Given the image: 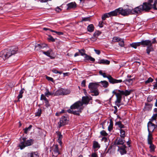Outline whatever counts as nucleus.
<instances>
[{
  "mask_svg": "<svg viewBox=\"0 0 157 157\" xmlns=\"http://www.w3.org/2000/svg\"><path fill=\"white\" fill-rule=\"evenodd\" d=\"M40 99L41 100H44V101L48 100V99L45 97V96L43 94H42L41 95Z\"/></svg>",
  "mask_w": 157,
  "mask_h": 157,
  "instance_id": "53",
  "label": "nucleus"
},
{
  "mask_svg": "<svg viewBox=\"0 0 157 157\" xmlns=\"http://www.w3.org/2000/svg\"><path fill=\"white\" fill-rule=\"evenodd\" d=\"M153 51V49L152 47V46L150 45L147 46V48L146 49V52L149 55L150 54V52L151 51Z\"/></svg>",
  "mask_w": 157,
  "mask_h": 157,
  "instance_id": "35",
  "label": "nucleus"
},
{
  "mask_svg": "<svg viewBox=\"0 0 157 157\" xmlns=\"http://www.w3.org/2000/svg\"><path fill=\"white\" fill-rule=\"evenodd\" d=\"M157 117V114L155 113L151 117V120L150 121L152 122L154 120H156V118Z\"/></svg>",
  "mask_w": 157,
  "mask_h": 157,
  "instance_id": "51",
  "label": "nucleus"
},
{
  "mask_svg": "<svg viewBox=\"0 0 157 157\" xmlns=\"http://www.w3.org/2000/svg\"><path fill=\"white\" fill-rule=\"evenodd\" d=\"M115 124L118 125V127L120 128V129H122V128H124L125 127L124 125L122 124L121 122V121L116 122Z\"/></svg>",
  "mask_w": 157,
  "mask_h": 157,
  "instance_id": "33",
  "label": "nucleus"
},
{
  "mask_svg": "<svg viewBox=\"0 0 157 157\" xmlns=\"http://www.w3.org/2000/svg\"><path fill=\"white\" fill-rule=\"evenodd\" d=\"M52 157H56L59 154H60L59 151L58 146L57 144L54 145L52 148Z\"/></svg>",
  "mask_w": 157,
  "mask_h": 157,
  "instance_id": "6",
  "label": "nucleus"
},
{
  "mask_svg": "<svg viewBox=\"0 0 157 157\" xmlns=\"http://www.w3.org/2000/svg\"><path fill=\"white\" fill-rule=\"evenodd\" d=\"M46 78L48 80L51 81L52 82H54V81L53 79L52 78L46 76Z\"/></svg>",
  "mask_w": 157,
  "mask_h": 157,
  "instance_id": "56",
  "label": "nucleus"
},
{
  "mask_svg": "<svg viewBox=\"0 0 157 157\" xmlns=\"http://www.w3.org/2000/svg\"><path fill=\"white\" fill-rule=\"evenodd\" d=\"M63 95L68 94L70 93V91L69 90H66L63 89Z\"/></svg>",
  "mask_w": 157,
  "mask_h": 157,
  "instance_id": "37",
  "label": "nucleus"
},
{
  "mask_svg": "<svg viewBox=\"0 0 157 157\" xmlns=\"http://www.w3.org/2000/svg\"><path fill=\"white\" fill-rule=\"evenodd\" d=\"M101 140L102 141H104L105 142H106L108 141V139L106 137H104L103 138H102Z\"/></svg>",
  "mask_w": 157,
  "mask_h": 157,
  "instance_id": "63",
  "label": "nucleus"
},
{
  "mask_svg": "<svg viewBox=\"0 0 157 157\" xmlns=\"http://www.w3.org/2000/svg\"><path fill=\"white\" fill-rule=\"evenodd\" d=\"M109 81L111 84H114L119 83L121 82L122 81L121 79L117 80L113 78L112 76L110 75H109L108 78Z\"/></svg>",
  "mask_w": 157,
  "mask_h": 157,
  "instance_id": "14",
  "label": "nucleus"
},
{
  "mask_svg": "<svg viewBox=\"0 0 157 157\" xmlns=\"http://www.w3.org/2000/svg\"><path fill=\"white\" fill-rule=\"evenodd\" d=\"M42 52L43 53V54H44L45 55H46L50 57V55L51 51L48 50L46 52L42 51Z\"/></svg>",
  "mask_w": 157,
  "mask_h": 157,
  "instance_id": "47",
  "label": "nucleus"
},
{
  "mask_svg": "<svg viewBox=\"0 0 157 157\" xmlns=\"http://www.w3.org/2000/svg\"><path fill=\"white\" fill-rule=\"evenodd\" d=\"M110 17L109 13H106L103 15L101 17V18L102 20H105L106 18Z\"/></svg>",
  "mask_w": 157,
  "mask_h": 157,
  "instance_id": "38",
  "label": "nucleus"
},
{
  "mask_svg": "<svg viewBox=\"0 0 157 157\" xmlns=\"http://www.w3.org/2000/svg\"><path fill=\"white\" fill-rule=\"evenodd\" d=\"M109 125L108 126V129L109 131H111L113 129V122L112 119H110L109 120Z\"/></svg>",
  "mask_w": 157,
  "mask_h": 157,
  "instance_id": "32",
  "label": "nucleus"
},
{
  "mask_svg": "<svg viewBox=\"0 0 157 157\" xmlns=\"http://www.w3.org/2000/svg\"><path fill=\"white\" fill-rule=\"evenodd\" d=\"M140 42L132 43L130 44V46L135 48H136L137 46H140Z\"/></svg>",
  "mask_w": 157,
  "mask_h": 157,
  "instance_id": "34",
  "label": "nucleus"
},
{
  "mask_svg": "<svg viewBox=\"0 0 157 157\" xmlns=\"http://www.w3.org/2000/svg\"><path fill=\"white\" fill-rule=\"evenodd\" d=\"M140 45H142L143 46H149L151 44V41L149 40H142L140 42Z\"/></svg>",
  "mask_w": 157,
  "mask_h": 157,
  "instance_id": "16",
  "label": "nucleus"
},
{
  "mask_svg": "<svg viewBox=\"0 0 157 157\" xmlns=\"http://www.w3.org/2000/svg\"><path fill=\"white\" fill-rule=\"evenodd\" d=\"M120 42L119 43V45L122 47H124V42L123 40H122L121 41H120Z\"/></svg>",
  "mask_w": 157,
  "mask_h": 157,
  "instance_id": "57",
  "label": "nucleus"
},
{
  "mask_svg": "<svg viewBox=\"0 0 157 157\" xmlns=\"http://www.w3.org/2000/svg\"><path fill=\"white\" fill-rule=\"evenodd\" d=\"M26 137H21L19 139L20 143L19 145V146L21 149L24 148L26 146Z\"/></svg>",
  "mask_w": 157,
  "mask_h": 157,
  "instance_id": "11",
  "label": "nucleus"
},
{
  "mask_svg": "<svg viewBox=\"0 0 157 157\" xmlns=\"http://www.w3.org/2000/svg\"><path fill=\"white\" fill-rule=\"evenodd\" d=\"M54 93L50 92L48 89H47L46 92L45 93V95L47 97H48L49 95H52Z\"/></svg>",
  "mask_w": 157,
  "mask_h": 157,
  "instance_id": "42",
  "label": "nucleus"
},
{
  "mask_svg": "<svg viewBox=\"0 0 157 157\" xmlns=\"http://www.w3.org/2000/svg\"><path fill=\"white\" fill-rule=\"evenodd\" d=\"M78 51L81 55L82 56H85L84 57H86V56L87 55L85 53L86 51L84 49H79L78 50Z\"/></svg>",
  "mask_w": 157,
  "mask_h": 157,
  "instance_id": "36",
  "label": "nucleus"
},
{
  "mask_svg": "<svg viewBox=\"0 0 157 157\" xmlns=\"http://www.w3.org/2000/svg\"><path fill=\"white\" fill-rule=\"evenodd\" d=\"M124 138L122 137H118L116 140L114 145H124V144L125 142V141L124 140Z\"/></svg>",
  "mask_w": 157,
  "mask_h": 157,
  "instance_id": "13",
  "label": "nucleus"
},
{
  "mask_svg": "<svg viewBox=\"0 0 157 157\" xmlns=\"http://www.w3.org/2000/svg\"><path fill=\"white\" fill-rule=\"evenodd\" d=\"M63 88H61L57 90L56 92V94L57 95H63Z\"/></svg>",
  "mask_w": 157,
  "mask_h": 157,
  "instance_id": "43",
  "label": "nucleus"
},
{
  "mask_svg": "<svg viewBox=\"0 0 157 157\" xmlns=\"http://www.w3.org/2000/svg\"><path fill=\"white\" fill-rule=\"evenodd\" d=\"M121 40V39L120 37H118L115 36L113 38L112 41L113 42H115L120 41Z\"/></svg>",
  "mask_w": 157,
  "mask_h": 157,
  "instance_id": "39",
  "label": "nucleus"
},
{
  "mask_svg": "<svg viewBox=\"0 0 157 157\" xmlns=\"http://www.w3.org/2000/svg\"><path fill=\"white\" fill-rule=\"evenodd\" d=\"M153 104L148 103H145V106L144 108V111H149L151 110Z\"/></svg>",
  "mask_w": 157,
  "mask_h": 157,
  "instance_id": "17",
  "label": "nucleus"
},
{
  "mask_svg": "<svg viewBox=\"0 0 157 157\" xmlns=\"http://www.w3.org/2000/svg\"><path fill=\"white\" fill-rule=\"evenodd\" d=\"M56 39H54L52 36L51 35H49L48 36V39L52 42L55 41V40Z\"/></svg>",
  "mask_w": 157,
  "mask_h": 157,
  "instance_id": "50",
  "label": "nucleus"
},
{
  "mask_svg": "<svg viewBox=\"0 0 157 157\" xmlns=\"http://www.w3.org/2000/svg\"><path fill=\"white\" fill-rule=\"evenodd\" d=\"M90 21V17H82V20L81 21V22H82L83 21Z\"/></svg>",
  "mask_w": 157,
  "mask_h": 157,
  "instance_id": "48",
  "label": "nucleus"
},
{
  "mask_svg": "<svg viewBox=\"0 0 157 157\" xmlns=\"http://www.w3.org/2000/svg\"><path fill=\"white\" fill-rule=\"evenodd\" d=\"M99 86L98 83L91 82L89 83L88 87L90 92L94 94H92V96H97L99 94V92L98 88Z\"/></svg>",
  "mask_w": 157,
  "mask_h": 157,
  "instance_id": "5",
  "label": "nucleus"
},
{
  "mask_svg": "<svg viewBox=\"0 0 157 157\" xmlns=\"http://www.w3.org/2000/svg\"><path fill=\"white\" fill-rule=\"evenodd\" d=\"M17 51L18 48L14 47H12L9 49H6L1 52L0 56L5 60L16 53Z\"/></svg>",
  "mask_w": 157,
  "mask_h": 157,
  "instance_id": "4",
  "label": "nucleus"
},
{
  "mask_svg": "<svg viewBox=\"0 0 157 157\" xmlns=\"http://www.w3.org/2000/svg\"><path fill=\"white\" fill-rule=\"evenodd\" d=\"M68 120L67 118L65 116L62 117L60 119V121L58 122L59 128L64 126L68 123Z\"/></svg>",
  "mask_w": 157,
  "mask_h": 157,
  "instance_id": "9",
  "label": "nucleus"
},
{
  "mask_svg": "<svg viewBox=\"0 0 157 157\" xmlns=\"http://www.w3.org/2000/svg\"><path fill=\"white\" fill-rule=\"evenodd\" d=\"M47 47V45L45 43H41L40 44L36 43L35 47V50L36 51H39Z\"/></svg>",
  "mask_w": 157,
  "mask_h": 157,
  "instance_id": "12",
  "label": "nucleus"
},
{
  "mask_svg": "<svg viewBox=\"0 0 157 157\" xmlns=\"http://www.w3.org/2000/svg\"><path fill=\"white\" fill-rule=\"evenodd\" d=\"M24 89L23 88L20 91L19 94L17 96L18 100L16 101L17 102L20 101L19 99L22 97V94L24 93Z\"/></svg>",
  "mask_w": 157,
  "mask_h": 157,
  "instance_id": "31",
  "label": "nucleus"
},
{
  "mask_svg": "<svg viewBox=\"0 0 157 157\" xmlns=\"http://www.w3.org/2000/svg\"><path fill=\"white\" fill-rule=\"evenodd\" d=\"M100 147V146L98 142L96 141H93V148L94 149L99 148Z\"/></svg>",
  "mask_w": 157,
  "mask_h": 157,
  "instance_id": "29",
  "label": "nucleus"
},
{
  "mask_svg": "<svg viewBox=\"0 0 157 157\" xmlns=\"http://www.w3.org/2000/svg\"><path fill=\"white\" fill-rule=\"evenodd\" d=\"M118 9H117L115 10L109 12L108 13L110 17L112 16H115L118 14Z\"/></svg>",
  "mask_w": 157,
  "mask_h": 157,
  "instance_id": "22",
  "label": "nucleus"
},
{
  "mask_svg": "<svg viewBox=\"0 0 157 157\" xmlns=\"http://www.w3.org/2000/svg\"><path fill=\"white\" fill-rule=\"evenodd\" d=\"M91 157H98V155L96 152L92 153L91 155Z\"/></svg>",
  "mask_w": 157,
  "mask_h": 157,
  "instance_id": "60",
  "label": "nucleus"
},
{
  "mask_svg": "<svg viewBox=\"0 0 157 157\" xmlns=\"http://www.w3.org/2000/svg\"><path fill=\"white\" fill-rule=\"evenodd\" d=\"M140 6L142 12H148L152 8L157 10V0H149L148 2H144Z\"/></svg>",
  "mask_w": 157,
  "mask_h": 157,
  "instance_id": "3",
  "label": "nucleus"
},
{
  "mask_svg": "<svg viewBox=\"0 0 157 157\" xmlns=\"http://www.w3.org/2000/svg\"><path fill=\"white\" fill-rule=\"evenodd\" d=\"M42 113V110L41 109H38V111L35 113V116L40 117V116Z\"/></svg>",
  "mask_w": 157,
  "mask_h": 157,
  "instance_id": "44",
  "label": "nucleus"
},
{
  "mask_svg": "<svg viewBox=\"0 0 157 157\" xmlns=\"http://www.w3.org/2000/svg\"><path fill=\"white\" fill-rule=\"evenodd\" d=\"M153 100V97L152 96H149L147 98V101L148 102H150L152 101Z\"/></svg>",
  "mask_w": 157,
  "mask_h": 157,
  "instance_id": "54",
  "label": "nucleus"
},
{
  "mask_svg": "<svg viewBox=\"0 0 157 157\" xmlns=\"http://www.w3.org/2000/svg\"><path fill=\"white\" fill-rule=\"evenodd\" d=\"M94 51L95 52V53L98 55H99L101 53V52L99 50L94 49Z\"/></svg>",
  "mask_w": 157,
  "mask_h": 157,
  "instance_id": "64",
  "label": "nucleus"
},
{
  "mask_svg": "<svg viewBox=\"0 0 157 157\" xmlns=\"http://www.w3.org/2000/svg\"><path fill=\"white\" fill-rule=\"evenodd\" d=\"M101 33V32L98 31L95 32L94 33L93 36L92 37V38L94 39L95 40H96L97 37Z\"/></svg>",
  "mask_w": 157,
  "mask_h": 157,
  "instance_id": "28",
  "label": "nucleus"
},
{
  "mask_svg": "<svg viewBox=\"0 0 157 157\" xmlns=\"http://www.w3.org/2000/svg\"><path fill=\"white\" fill-rule=\"evenodd\" d=\"M153 81V79L151 77L149 78L147 80L145 81V83L147 84L150 82H152Z\"/></svg>",
  "mask_w": 157,
  "mask_h": 157,
  "instance_id": "49",
  "label": "nucleus"
},
{
  "mask_svg": "<svg viewBox=\"0 0 157 157\" xmlns=\"http://www.w3.org/2000/svg\"><path fill=\"white\" fill-rule=\"evenodd\" d=\"M67 5L68 6L67 9V10H69L71 9L75 8L76 7V4L75 2L70 3L68 4Z\"/></svg>",
  "mask_w": 157,
  "mask_h": 157,
  "instance_id": "18",
  "label": "nucleus"
},
{
  "mask_svg": "<svg viewBox=\"0 0 157 157\" xmlns=\"http://www.w3.org/2000/svg\"><path fill=\"white\" fill-rule=\"evenodd\" d=\"M83 108H81L77 111H73L71 109H69L67 110L68 113L73 114L75 115L79 116L80 113L82 112V110L83 109Z\"/></svg>",
  "mask_w": 157,
  "mask_h": 157,
  "instance_id": "15",
  "label": "nucleus"
},
{
  "mask_svg": "<svg viewBox=\"0 0 157 157\" xmlns=\"http://www.w3.org/2000/svg\"><path fill=\"white\" fill-rule=\"evenodd\" d=\"M57 135L58 141L59 143L61 144L62 143V140L63 138V136L61 134V133L59 131H57L56 132Z\"/></svg>",
  "mask_w": 157,
  "mask_h": 157,
  "instance_id": "20",
  "label": "nucleus"
},
{
  "mask_svg": "<svg viewBox=\"0 0 157 157\" xmlns=\"http://www.w3.org/2000/svg\"><path fill=\"white\" fill-rule=\"evenodd\" d=\"M132 91L131 90H125L124 91L120 90H113L112 93L115 94L116 96V100L115 102L116 105L119 107L121 105L120 103L122 99V95L127 96L131 94Z\"/></svg>",
  "mask_w": 157,
  "mask_h": 157,
  "instance_id": "1",
  "label": "nucleus"
},
{
  "mask_svg": "<svg viewBox=\"0 0 157 157\" xmlns=\"http://www.w3.org/2000/svg\"><path fill=\"white\" fill-rule=\"evenodd\" d=\"M149 145V148H150V152H154L155 151V149L156 148L155 146L153 144L152 142L147 143Z\"/></svg>",
  "mask_w": 157,
  "mask_h": 157,
  "instance_id": "21",
  "label": "nucleus"
},
{
  "mask_svg": "<svg viewBox=\"0 0 157 157\" xmlns=\"http://www.w3.org/2000/svg\"><path fill=\"white\" fill-rule=\"evenodd\" d=\"M81 86L82 87H84L86 86V80H84L81 82Z\"/></svg>",
  "mask_w": 157,
  "mask_h": 157,
  "instance_id": "61",
  "label": "nucleus"
},
{
  "mask_svg": "<svg viewBox=\"0 0 157 157\" xmlns=\"http://www.w3.org/2000/svg\"><path fill=\"white\" fill-rule=\"evenodd\" d=\"M157 42L155 40V38H154L153 39L152 42H151V44H150V45L152 46V44L156 43Z\"/></svg>",
  "mask_w": 157,
  "mask_h": 157,
  "instance_id": "59",
  "label": "nucleus"
},
{
  "mask_svg": "<svg viewBox=\"0 0 157 157\" xmlns=\"http://www.w3.org/2000/svg\"><path fill=\"white\" fill-rule=\"evenodd\" d=\"M81 108H83L82 107V101H78L72 105L70 107L71 109H80Z\"/></svg>",
  "mask_w": 157,
  "mask_h": 157,
  "instance_id": "7",
  "label": "nucleus"
},
{
  "mask_svg": "<svg viewBox=\"0 0 157 157\" xmlns=\"http://www.w3.org/2000/svg\"><path fill=\"white\" fill-rule=\"evenodd\" d=\"M45 103V106L47 108L50 106V105L49 104L48 100H47L46 101H44Z\"/></svg>",
  "mask_w": 157,
  "mask_h": 157,
  "instance_id": "55",
  "label": "nucleus"
},
{
  "mask_svg": "<svg viewBox=\"0 0 157 157\" xmlns=\"http://www.w3.org/2000/svg\"><path fill=\"white\" fill-rule=\"evenodd\" d=\"M94 27L93 24H90L87 27V31L91 33L94 30Z\"/></svg>",
  "mask_w": 157,
  "mask_h": 157,
  "instance_id": "30",
  "label": "nucleus"
},
{
  "mask_svg": "<svg viewBox=\"0 0 157 157\" xmlns=\"http://www.w3.org/2000/svg\"><path fill=\"white\" fill-rule=\"evenodd\" d=\"M124 81L128 82L130 83H132V79H126Z\"/></svg>",
  "mask_w": 157,
  "mask_h": 157,
  "instance_id": "62",
  "label": "nucleus"
},
{
  "mask_svg": "<svg viewBox=\"0 0 157 157\" xmlns=\"http://www.w3.org/2000/svg\"><path fill=\"white\" fill-rule=\"evenodd\" d=\"M29 155H30V157H39L38 153L36 152H32Z\"/></svg>",
  "mask_w": 157,
  "mask_h": 157,
  "instance_id": "41",
  "label": "nucleus"
},
{
  "mask_svg": "<svg viewBox=\"0 0 157 157\" xmlns=\"http://www.w3.org/2000/svg\"><path fill=\"white\" fill-rule=\"evenodd\" d=\"M99 83H101L102 86L104 88L107 87L109 86V84L108 82L105 80L101 81Z\"/></svg>",
  "mask_w": 157,
  "mask_h": 157,
  "instance_id": "26",
  "label": "nucleus"
},
{
  "mask_svg": "<svg viewBox=\"0 0 157 157\" xmlns=\"http://www.w3.org/2000/svg\"><path fill=\"white\" fill-rule=\"evenodd\" d=\"M101 135L104 136H106L108 135V134L104 130H102L100 132Z\"/></svg>",
  "mask_w": 157,
  "mask_h": 157,
  "instance_id": "52",
  "label": "nucleus"
},
{
  "mask_svg": "<svg viewBox=\"0 0 157 157\" xmlns=\"http://www.w3.org/2000/svg\"><path fill=\"white\" fill-rule=\"evenodd\" d=\"M118 11L119 14H121L124 16H128L129 15L131 14H136L142 12L140 6L132 10L129 9H124L122 8H118Z\"/></svg>",
  "mask_w": 157,
  "mask_h": 157,
  "instance_id": "2",
  "label": "nucleus"
},
{
  "mask_svg": "<svg viewBox=\"0 0 157 157\" xmlns=\"http://www.w3.org/2000/svg\"><path fill=\"white\" fill-rule=\"evenodd\" d=\"M118 147L117 151L119 152L121 155H124L127 153V147L125 145L118 146Z\"/></svg>",
  "mask_w": 157,
  "mask_h": 157,
  "instance_id": "8",
  "label": "nucleus"
},
{
  "mask_svg": "<svg viewBox=\"0 0 157 157\" xmlns=\"http://www.w3.org/2000/svg\"><path fill=\"white\" fill-rule=\"evenodd\" d=\"M151 121H149L147 124V130L148 132L152 133L155 131V124L152 123Z\"/></svg>",
  "mask_w": 157,
  "mask_h": 157,
  "instance_id": "10",
  "label": "nucleus"
},
{
  "mask_svg": "<svg viewBox=\"0 0 157 157\" xmlns=\"http://www.w3.org/2000/svg\"><path fill=\"white\" fill-rule=\"evenodd\" d=\"M110 61L108 60L102 59L100 60L98 62L99 64L109 65L110 63Z\"/></svg>",
  "mask_w": 157,
  "mask_h": 157,
  "instance_id": "24",
  "label": "nucleus"
},
{
  "mask_svg": "<svg viewBox=\"0 0 157 157\" xmlns=\"http://www.w3.org/2000/svg\"><path fill=\"white\" fill-rule=\"evenodd\" d=\"M84 58L85 59L84 60L85 62H86L87 60H90V61L94 62L95 61V59L94 58L88 55H87L86 57H84Z\"/></svg>",
  "mask_w": 157,
  "mask_h": 157,
  "instance_id": "23",
  "label": "nucleus"
},
{
  "mask_svg": "<svg viewBox=\"0 0 157 157\" xmlns=\"http://www.w3.org/2000/svg\"><path fill=\"white\" fill-rule=\"evenodd\" d=\"M90 101L89 98L88 96H83L82 98V103L83 104L87 105L88 104Z\"/></svg>",
  "mask_w": 157,
  "mask_h": 157,
  "instance_id": "19",
  "label": "nucleus"
},
{
  "mask_svg": "<svg viewBox=\"0 0 157 157\" xmlns=\"http://www.w3.org/2000/svg\"><path fill=\"white\" fill-rule=\"evenodd\" d=\"M26 146H28L32 145L34 143V140L33 139H30L26 140Z\"/></svg>",
  "mask_w": 157,
  "mask_h": 157,
  "instance_id": "27",
  "label": "nucleus"
},
{
  "mask_svg": "<svg viewBox=\"0 0 157 157\" xmlns=\"http://www.w3.org/2000/svg\"><path fill=\"white\" fill-rule=\"evenodd\" d=\"M155 80L156 81V82L153 85V89H157V78H156L155 79Z\"/></svg>",
  "mask_w": 157,
  "mask_h": 157,
  "instance_id": "58",
  "label": "nucleus"
},
{
  "mask_svg": "<svg viewBox=\"0 0 157 157\" xmlns=\"http://www.w3.org/2000/svg\"><path fill=\"white\" fill-rule=\"evenodd\" d=\"M120 136L121 137L124 138V137L125 136V131L122 129H120Z\"/></svg>",
  "mask_w": 157,
  "mask_h": 157,
  "instance_id": "40",
  "label": "nucleus"
},
{
  "mask_svg": "<svg viewBox=\"0 0 157 157\" xmlns=\"http://www.w3.org/2000/svg\"><path fill=\"white\" fill-rule=\"evenodd\" d=\"M152 133L148 132L147 138V143L152 142V140L153 139V138L152 136Z\"/></svg>",
  "mask_w": 157,
  "mask_h": 157,
  "instance_id": "25",
  "label": "nucleus"
},
{
  "mask_svg": "<svg viewBox=\"0 0 157 157\" xmlns=\"http://www.w3.org/2000/svg\"><path fill=\"white\" fill-rule=\"evenodd\" d=\"M99 74L102 75L103 77L104 78H108L109 75H107L105 73H103L101 71H99Z\"/></svg>",
  "mask_w": 157,
  "mask_h": 157,
  "instance_id": "46",
  "label": "nucleus"
},
{
  "mask_svg": "<svg viewBox=\"0 0 157 157\" xmlns=\"http://www.w3.org/2000/svg\"><path fill=\"white\" fill-rule=\"evenodd\" d=\"M32 126V125H30L29 127L28 128H26L24 129V133L27 134L28 133V131H29L31 128Z\"/></svg>",
  "mask_w": 157,
  "mask_h": 157,
  "instance_id": "45",
  "label": "nucleus"
}]
</instances>
